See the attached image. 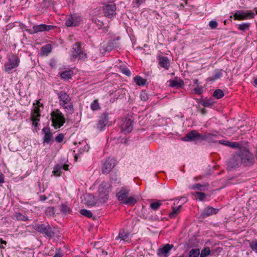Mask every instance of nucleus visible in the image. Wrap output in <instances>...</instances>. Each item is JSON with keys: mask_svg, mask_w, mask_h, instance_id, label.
<instances>
[{"mask_svg": "<svg viewBox=\"0 0 257 257\" xmlns=\"http://www.w3.org/2000/svg\"><path fill=\"white\" fill-rule=\"evenodd\" d=\"M64 135L62 134H59L55 138V140L58 143H61L64 139Z\"/></svg>", "mask_w": 257, "mask_h": 257, "instance_id": "864d4df0", "label": "nucleus"}, {"mask_svg": "<svg viewBox=\"0 0 257 257\" xmlns=\"http://www.w3.org/2000/svg\"><path fill=\"white\" fill-rule=\"evenodd\" d=\"M216 137V136L214 134L210 133H204L200 134V141H206L209 143H214L216 142L214 138Z\"/></svg>", "mask_w": 257, "mask_h": 257, "instance_id": "6ab92c4d", "label": "nucleus"}, {"mask_svg": "<svg viewBox=\"0 0 257 257\" xmlns=\"http://www.w3.org/2000/svg\"><path fill=\"white\" fill-rule=\"evenodd\" d=\"M20 62V59L16 55H12L10 56L8 61L4 65L5 71L8 73H11L12 70L19 66Z\"/></svg>", "mask_w": 257, "mask_h": 257, "instance_id": "423d86ee", "label": "nucleus"}, {"mask_svg": "<svg viewBox=\"0 0 257 257\" xmlns=\"http://www.w3.org/2000/svg\"><path fill=\"white\" fill-rule=\"evenodd\" d=\"M62 256H63L62 252H61L60 251H58L57 253H56V254H55V255L53 257H62Z\"/></svg>", "mask_w": 257, "mask_h": 257, "instance_id": "6e6d98bb", "label": "nucleus"}, {"mask_svg": "<svg viewBox=\"0 0 257 257\" xmlns=\"http://www.w3.org/2000/svg\"><path fill=\"white\" fill-rule=\"evenodd\" d=\"M194 83L195 84H197L198 83V80L197 79H195L194 80Z\"/></svg>", "mask_w": 257, "mask_h": 257, "instance_id": "0e129e2a", "label": "nucleus"}, {"mask_svg": "<svg viewBox=\"0 0 257 257\" xmlns=\"http://www.w3.org/2000/svg\"><path fill=\"white\" fill-rule=\"evenodd\" d=\"M254 83L255 85H257V78L254 79Z\"/></svg>", "mask_w": 257, "mask_h": 257, "instance_id": "774afa93", "label": "nucleus"}, {"mask_svg": "<svg viewBox=\"0 0 257 257\" xmlns=\"http://www.w3.org/2000/svg\"><path fill=\"white\" fill-rule=\"evenodd\" d=\"M7 242L4 241V242H0V247H4V245H6Z\"/></svg>", "mask_w": 257, "mask_h": 257, "instance_id": "052dcab7", "label": "nucleus"}, {"mask_svg": "<svg viewBox=\"0 0 257 257\" xmlns=\"http://www.w3.org/2000/svg\"><path fill=\"white\" fill-rule=\"evenodd\" d=\"M208 185V183H205L204 185L197 183L190 186L189 188L193 190H197L199 191H204L207 190Z\"/></svg>", "mask_w": 257, "mask_h": 257, "instance_id": "393cba45", "label": "nucleus"}, {"mask_svg": "<svg viewBox=\"0 0 257 257\" xmlns=\"http://www.w3.org/2000/svg\"><path fill=\"white\" fill-rule=\"evenodd\" d=\"M173 247V245L168 243L162 245L158 249L157 255L159 257H168L169 252Z\"/></svg>", "mask_w": 257, "mask_h": 257, "instance_id": "ddd939ff", "label": "nucleus"}, {"mask_svg": "<svg viewBox=\"0 0 257 257\" xmlns=\"http://www.w3.org/2000/svg\"><path fill=\"white\" fill-rule=\"evenodd\" d=\"M210 253V249L208 247H204L203 249L201 250V252H200V257H206Z\"/></svg>", "mask_w": 257, "mask_h": 257, "instance_id": "f704fd0d", "label": "nucleus"}, {"mask_svg": "<svg viewBox=\"0 0 257 257\" xmlns=\"http://www.w3.org/2000/svg\"><path fill=\"white\" fill-rule=\"evenodd\" d=\"M218 209L208 206L204 209V210L201 214V215L203 218H205L211 215L216 214L218 212Z\"/></svg>", "mask_w": 257, "mask_h": 257, "instance_id": "4be33fe9", "label": "nucleus"}, {"mask_svg": "<svg viewBox=\"0 0 257 257\" xmlns=\"http://www.w3.org/2000/svg\"><path fill=\"white\" fill-rule=\"evenodd\" d=\"M135 83L139 86H144L146 84L147 80L140 76H136L134 78Z\"/></svg>", "mask_w": 257, "mask_h": 257, "instance_id": "bb28decb", "label": "nucleus"}, {"mask_svg": "<svg viewBox=\"0 0 257 257\" xmlns=\"http://www.w3.org/2000/svg\"><path fill=\"white\" fill-rule=\"evenodd\" d=\"M200 135L196 131H192L187 133L183 139L185 141H197L200 140Z\"/></svg>", "mask_w": 257, "mask_h": 257, "instance_id": "f3484780", "label": "nucleus"}, {"mask_svg": "<svg viewBox=\"0 0 257 257\" xmlns=\"http://www.w3.org/2000/svg\"><path fill=\"white\" fill-rule=\"evenodd\" d=\"M241 165V160L239 155V152L233 155L228 160L227 163V169L229 171L232 170L235 168H238Z\"/></svg>", "mask_w": 257, "mask_h": 257, "instance_id": "6e6552de", "label": "nucleus"}, {"mask_svg": "<svg viewBox=\"0 0 257 257\" xmlns=\"http://www.w3.org/2000/svg\"><path fill=\"white\" fill-rule=\"evenodd\" d=\"M62 166V169L64 170H68V165H67V164H65V165H61Z\"/></svg>", "mask_w": 257, "mask_h": 257, "instance_id": "bf43d9fd", "label": "nucleus"}, {"mask_svg": "<svg viewBox=\"0 0 257 257\" xmlns=\"http://www.w3.org/2000/svg\"><path fill=\"white\" fill-rule=\"evenodd\" d=\"M43 132L44 133V136L43 138L44 142L49 144L52 139V134L51 133L50 128L44 127Z\"/></svg>", "mask_w": 257, "mask_h": 257, "instance_id": "5701e85b", "label": "nucleus"}, {"mask_svg": "<svg viewBox=\"0 0 257 257\" xmlns=\"http://www.w3.org/2000/svg\"><path fill=\"white\" fill-rule=\"evenodd\" d=\"M222 75V73L221 72V70L217 71L215 72L214 75H212L211 77L208 78V79L210 81H214L217 79L220 78Z\"/></svg>", "mask_w": 257, "mask_h": 257, "instance_id": "c9c22d12", "label": "nucleus"}, {"mask_svg": "<svg viewBox=\"0 0 257 257\" xmlns=\"http://www.w3.org/2000/svg\"><path fill=\"white\" fill-rule=\"evenodd\" d=\"M91 108L93 110H97L100 109V106L97 100H95L91 103Z\"/></svg>", "mask_w": 257, "mask_h": 257, "instance_id": "c03bdc74", "label": "nucleus"}, {"mask_svg": "<svg viewBox=\"0 0 257 257\" xmlns=\"http://www.w3.org/2000/svg\"><path fill=\"white\" fill-rule=\"evenodd\" d=\"M116 161L114 159L108 158L104 163L102 171L103 174L108 173L116 165Z\"/></svg>", "mask_w": 257, "mask_h": 257, "instance_id": "f8f14e48", "label": "nucleus"}, {"mask_svg": "<svg viewBox=\"0 0 257 257\" xmlns=\"http://www.w3.org/2000/svg\"><path fill=\"white\" fill-rule=\"evenodd\" d=\"M146 0H133V7L139 8L140 5L143 3H145Z\"/></svg>", "mask_w": 257, "mask_h": 257, "instance_id": "09e8293b", "label": "nucleus"}, {"mask_svg": "<svg viewBox=\"0 0 257 257\" xmlns=\"http://www.w3.org/2000/svg\"><path fill=\"white\" fill-rule=\"evenodd\" d=\"M195 94L200 95L203 92V87L202 86H197L193 89Z\"/></svg>", "mask_w": 257, "mask_h": 257, "instance_id": "3c124183", "label": "nucleus"}, {"mask_svg": "<svg viewBox=\"0 0 257 257\" xmlns=\"http://www.w3.org/2000/svg\"><path fill=\"white\" fill-rule=\"evenodd\" d=\"M116 43V41H113L111 42H109V45H110L111 44H113V43Z\"/></svg>", "mask_w": 257, "mask_h": 257, "instance_id": "338daca9", "label": "nucleus"}, {"mask_svg": "<svg viewBox=\"0 0 257 257\" xmlns=\"http://www.w3.org/2000/svg\"><path fill=\"white\" fill-rule=\"evenodd\" d=\"M250 26V24L249 23H243L241 24L238 25V30L245 31L246 30H248Z\"/></svg>", "mask_w": 257, "mask_h": 257, "instance_id": "7c9ffc66", "label": "nucleus"}, {"mask_svg": "<svg viewBox=\"0 0 257 257\" xmlns=\"http://www.w3.org/2000/svg\"><path fill=\"white\" fill-rule=\"evenodd\" d=\"M250 246L253 250L257 252V242H251Z\"/></svg>", "mask_w": 257, "mask_h": 257, "instance_id": "5fc2aeb1", "label": "nucleus"}, {"mask_svg": "<svg viewBox=\"0 0 257 257\" xmlns=\"http://www.w3.org/2000/svg\"><path fill=\"white\" fill-rule=\"evenodd\" d=\"M192 195H193L197 200L202 201L205 200L206 197V195L203 192H196L193 193Z\"/></svg>", "mask_w": 257, "mask_h": 257, "instance_id": "c85d7f7f", "label": "nucleus"}, {"mask_svg": "<svg viewBox=\"0 0 257 257\" xmlns=\"http://www.w3.org/2000/svg\"><path fill=\"white\" fill-rule=\"evenodd\" d=\"M182 207V205H179L177 208V210L178 211H179L180 209Z\"/></svg>", "mask_w": 257, "mask_h": 257, "instance_id": "69168bd1", "label": "nucleus"}, {"mask_svg": "<svg viewBox=\"0 0 257 257\" xmlns=\"http://www.w3.org/2000/svg\"><path fill=\"white\" fill-rule=\"evenodd\" d=\"M119 70L120 72L127 76H130L131 75L130 70L125 66H121Z\"/></svg>", "mask_w": 257, "mask_h": 257, "instance_id": "a19ab883", "label": "nucleus"}, {"mask_svg": "<svg viewBox=\"0 0 257 257\" xmlns=\"http://www.w3.org/2000/svg\"><path fill=\"white\" fill-rule=\"evenodd\" d=\"M159 65L165 69L168 70L170 66V62L169 58L166 56H158Z\"/></svg>", "mask_w": 257, "mask_h": 257, "instance_id": "a211bd4d", "label": "nucleus"}, {"mask_svg": "<svg viewBox=\"0 0 257 257\" xmlns=\"http://www.w3.org/2000/svg\"><path fill=\"white\" fill-rule=\"evenodd\" d=\"M4 182V175L2 173H0V183Z\"/></svg>", "mask_w": 257, "mask_h": 257, "instance_id": "4d7b16f0", "label": "nucleus"}, {"mask_svg": "<svg viewBox=\"0 0 257 257\" xmlns=\"http://www.w3.org/2000/svg\"><path fill=\"white\" fill-rule=\"evenodd\" d=\"M80 213L86 217H87L88 218H91L93 216L92 213L86 209H81L79 211Z\"/></svg>", "mask_w": 257, "mask_h": 257, "instance_id": "4c0bfd02", "label": "nucleus"}, {"mask_svg": "<svg viewBox=\"0 0 257 257\" xmlns=\"http://www.w3.org/2000/svg\"><path fill=\"white\" fill-rule=\"evenodd\" d=\"M162 205V203L160 201H158L155 202H153L150 204V208L154 210H156L159 208L160 206Z\"/></svg>", "mask_w": 257, "mask_h": 257, "instance_id": "ea45409f", "label": "nucleus"}, {"mask_svg": "<svg viewBox=\"0 0 257 257\" xmlns=\"http://www.w3.org/2000/svg\"><path fill=\"white\" fill-rule=\"evenodd\" d=\"M45 229H43L41 233L44 234L50 238L55 235L57 230L55 228H52L49 224H47L45 226Z\"/></svg>", "mask_w": 257, "mask_h": 257, "instance_id": "aec40b11", "label": "nucleus"}, {"mask_svg": "<svg viewBox=\"0 0 257 257\" xmlns=\"http://www.w3.org/2000/svg\"><path fill=\"white\" fill-rule=\"evenodd\" d=\"M129 191L126 189H122L116 194V196L119 201H120L123 203L127 197Z\"/></svg>", "mask_w": 257, "mask_h": 257, "instance_id": "b1692460", "label": "nucleus"}, {"mask_svg": "<svg viewBox=\"0 0 257 257\" xmlns=\"http://www.w3.org/2000/svg\"><path fill=\"white\" fill-rule=\"evenodd\" d=\"M73 72L72 70H66L60 73V76L62 79H69L71 78Z\"/></svg>", "mask_w": 257, "mask_h": 257, "instance_id": "cd10ccee", "label": "nucleus"}, {"mask_svg": "<svg viewBox=\"0 0 257 257\" xmlns=\"http://www.w3.org/2000/svg\"><path fill=\"white\" fill-rule=\"evenodd\" d=\"M60 210L65 214H68L70 213L71 211L70 208L66 204H63L61 205Z\"/></svg>", "mask_w": 257, "mask_h": 257, "instance_id": "2f4dec72", "label": "nucleus"}, {"mask_svg": "<svg viewBox=\"0 0 257 257\" xmlns=\"http://www.w3.org/2000/svg\"><path fill=\"white\" fill-rule=\"evenodd\" d=\"M219 143L220 144H222V145H225V143H226V141H225L222 140V141H219Z\"/></svg>", "mask_w": 257, "mask_h": 257, "instance_id": "680f3d73", "label": "nucleus"}, {"mask_svg": "<svg viewBox=\"0 0 257 257\" xmlns=\"http://www.w3.org/2000/svg\"><path fill=\"white\" fill-rule=\"evenodd\" d=\"M60 105L65 109L66 115L71 114L74 112V105L71 98L66 92L60 91L57 93Z\"/></svg>", "mask_w": 257, "mask_h": 257, "instance_id": "f257e3e1", "label": "nucleus"}, {"mask_svg": "<svg viewBox=\"0 0 257 257\" xmlns=\"http://www.w3.org/2000/svg\"><path fill=\"white\" fill-rule=\"evenodd\" d=\"M55 26L52 25H47L45 24H40L39 25L33 26L32 29L30 30L32 32L31 34L38 33L39 32H42L45 31H49L53 29Z\"/></svg>", "mask_w": 257, "mask_h": 257, "instance_id": "4468645a", "label": "nucleus"}, {"mask_svg": "<svg viewBox=\"0 0 257 257\" xmlns=\"http://www.w3.org/2000/svg\"><path fill=\"white\" fill-rule=\"evenodd\" d=\"M140 97L142 101H146L148 99L149 96L146 91L142 90L140 92Z\"/></svg>", "mask_w": 257, "mask_h": 257, "instance_id": "79ce46f5", "label": "nucleus"}, {"mask_svg": "<svg viewBox=\"0 0 257 257\" xmlns=\"http://www.w3.org/2000/svg\"><path fill=\"white\" fill-rule=\"evenodd\" d=\"M134 122L131 118H125L122 120L121 130L124 134L130 133L133 128Z\"/></svg>", "mask_w": 257, "mask_h": 257, "instance_id": "9b49d317", "label": "nucleus"}, {"mask_svg": "<svg viewBox=\"0 0 257 257\" xmlns=\"http://www.w3.org/2000/svg\"><path fill=\"white\" fill-rule=\"evenodd\" d=\"M82 19L79 15L75 14L70 15L65 21V25L67 27H73L79 26Z\"/></svg>", "mask_w": 257, "mask_h": 257, "instance_id": "1a4fd4ad", "label": "nucleus"}, {"mask_svg": "<svg viewBox=\"0 0 257 257\" xmlns=\"http://www.w3.org/2000/svg\"><path fill=\"white\" fill-rule=\"evenodd\" d=\"M52 50V46L50 44H47L43 46L41 49L42 55H47Z\"/></svg>", "mask_w": 257, "mask_h": 257, "instance_id": "a878e982", "label": "nucleus"}, {"mask_svg": "<svg viewBox=\"0 0 257 257\" xmlns=\"http://www.w3.org/2000/svg\"><path fill=\"white\" fill-rule=\"evenodd\" d=\"M199 102L202 106L204 107H210L212 105V102L208 100L201 99Z\"/></svg>", "mask_w": 257, "mask_h": 257, "instance_id": "49530a36", "label": "nucleus"}, {"mask_svg": "<svg viewBox=\"0 0 257 257\" xmlns=\"http://www.w3.org/2000/svg\"><path fill=\"white\" fill-rule=\"evenodd\" d=\"M37 106H35L34 109L32 110L31 116L33 125L35 126H37L38 122L40 120L41 114L40 106H43V104H41L39 101H37Z\"/></svg>", "mask_w": 257, "mask_h": 257, "instance_id": "9d476101", "label": "nucleus"}, {"mask_svg": "<svg viewBox=\"0 0 257 257\" xmlns=\"http://www.w3.org/2000/svg\"><path fill=\"white\" fill-rule=\"evenodd\" d=\"M178 211L176 207H172V211L169 213V217L170 218H174L176 217V214L178 213Z\"/></svg>", "mask_w": 257, "mask_h": 257, "instance_id": "8fccbe9b", "label": "nucleus"}, {"mask_svg": "<svg viewBox=\"0 0 257 257\" xmlns=\"http://www.w3.org/2000/svg\"><path fill=\"white\" fill-rule=\"evenodd\" d=\"M15 217L18 220L27 221L28 220L27 216H25L22 213L20 212L16 213Z\"/></svg>", "mask_w": 257, "mask_h": 257, "instance_id": "58836bf2", "label": "nucleus"}, {"mask_svg": "<svg viewBox=\"0 0 257 257\" xmlns=\"http://www.w3.org/2000/svg\"><path fill=\"white\" fill-rule=\"evenodd\" d=\"M239 155L241 160V165L244 167L251 166L255 162L253 155L248 150H242L240 151Z\"/></svg>", "mask_w": 257, "mask_h": 257, "instance_id": "39448f33", "label": "nucleus"}, {"mask_svg": "<svg viewBox=\"0 0 257 257\" xmlns=\"http://www.w3.org/2000/svg\"><path fill=\"white\" fill-rule=\"evenodd\" d=\"M115 5L112 3L105 5L103 8L104 16L108 18H111L115 15Z\"/></svg>", "mask_w": 257, "mask_h": 257, "instance_id": "2eb2a0df", "label": "nucleus"}, {"mask_svg": "<svg viewBox=\"0 0 257 257\" xmlns=\"http://www.w3.org/2000/svg\"><path fill=\"white\" fill-rule=\"evenodd\" d=\"M225 146H228L233 149L238 148L239 147V144L237 142H226L225 143Z\"/></svg>", "mask_w": 257, "mask_h": 257, "instance_id": "de8ad7c7", "label": "nucleus"}, {"mask_svg": "<svg viewBox=\"0 0 257 257\" xmlns=\"http://www.w3.org/2000/svg\"><path fill=\"white\" fill-rule=\"evenodd\" d=\"M254 14L251 11H244L242 10L236 11L233 14V18L235 20L242 21L253 19Z\"/></svg>", "mask_w": 257, "mask_h": 257, "instance_id": "0eeeda50", "label": "nucleus"}, {"mask_svg": "<svg viewBox=\"0 0 257 257\" xmlns=\"http://www.w3.org/2000/svg\"><path fill=\"white\" fill-rule=\"evenodd\" d=\"M108 115L107 113H103L99 120L97 124V128L100 131L103 130L105 126L108 123Z\"/></svg>", "mask_w": 257, "mask_h": 257, "instance_id": "dca6fc26", "label": "nucleus"}, {"mask_svg": "<svg viewBox=\"0 0 257 257\" xmlns=\"http://www.w3.org/2000/svg\"><path fill=\"white\" fill-rule=\"evenodd\" d=\"M213 96L217 99L221 98L224 96L223 91L220 89H216L213 92Z\"/></svg>", "mask_w": 257, "mask_h": 257, "instance_id": "e433bc0d", "label": "nucleus"}, {"mask_svg": "<svg viewBox=\"0 0 257 257\" xmlns=\"http://www.w3.org/2000/svg\"><path fill=\"white\" fill-rule=\"evenodd\" d=\"M169 82V86L176 88H181L184 85V81L182 79L178 78H176L174 80H170Z\"/></svg>", "mask_w": 257, "mask_h": 257, "instance_id": "412c9836", "label": "nucleus"}, {"mask_svg": "<svg viewBox=\"0 0 257 257\" xmlns=\"http://www.w3.org/2000/svg\"><path fill=\"white\" fill-rule=\"evenodd\" d=\"M40 200L41 201H45L46 200L47 197L45 196V195H41L39 196Z\"/></svg>", "mask_w": 257, "mask_h": 257, "instance_id": "13d9d810", "label": "nucleus"}, {"mask_svg": "<svg viewBox=\"0 0 257 257\" xmlns=\"http://www.w3.org/2000/svg\"><path fill=\"white\" fill-rule=\"evenodd\" d=\"M111 185L109 182H103L98 187L97 200L102 203H105L108 199L109 194L111 191Z\"/></svg>", "mask_w": 257, "mask_h": 257, "instance_id": "f03ea898", "label": "nucleus"}, {"mask_svg": "<svg viewBox=\"0 0 257 257\" xmlns=\"http://www.w3.org/2000/svg\"><path fill=\"white\" fill-rule=\"evenodd\" d=\"M45 224H36L35 225H34V228L38 231L40 232V233H41L43 229H45Z\"/></svg>", "mask_w": 257, "mask_h": 257, "instance_id": "a18cd8bd", "label": "nucleus"}, {"mask_svg": "<svg viewBox=\"0 0 257 257\" xmlns=\"http://www.w3.org/2000/svg\"><path fill=\"white\" fill-rule=\"evenodd\" d=\"M209 26L212 29H214L217 28L218 24L215 21H211L209 23Z\"/></svg>", "mask_w": 257, "mask_h": 257, "instance_id": "603ef678", "label": "nucleus"}, {"mask_svg": "<svg viewBox=\"0 0 257 257\" xmlns=\"http://www.w3.org/2000/svg\"><path fill=\"white\" fill-rule=\"evenodd\" d=\"M201 112L202 113V114H205L206 113V110L205 109V108H202L201 110Z\"/></svg>", "mask_w": 257, "mask_h": 257, "instance_id": "e2e57ef3", "label": "nucleus"}, {"mask_svg": "<svg viewBox=\"0 0 257 257\" xmlns=\"http://www.w3.org/2000/svg\"><path fill=\"white\" fill-rule=\"evenodd\" d=\"M129 234L124 232L123 230L119 232L118 237L121 240H124L125 239L128 238Z\"/></svg>", "mask_w": 257, "mask_h": 257, "instance_id": "37998d69", "label": "nucleus"}, {"mask_svg": "<svg viewBox=\"0 0 257 257\" xmlns=\"http://www.w3.org/2000/svg\"><path fill=\"white\" fill-rule=\"evenodd\" d=\"M137 202V200L133 197H127L123 203L133 205Z\"/></svg>", "mask_w": 257, "mask_h": 257, "instance_id": "72a5a7b5", "label": "nucleus"}, {"mask_svg": "<svg viewBox=\"0 0 257 257\" xmlns=\"http://www.w3.org/2000/svg\"><path fill=\"white\" fill-rule=\"evenodd\" d=\"M52 125L56 129L60 128L65 123V118L64 114L58 109L51 112Z\"/></svg>", "mask_w": 257, "mask_h": 257, "instance_id": "7ed1b4c3", "label": "nucleus"}, {"mask_svg": "<svg viewBox=\"0 0 257 257\" xmlns=\"http://www.w3.org/2000/svg\"><path fill=\"white\" fill-rule=\"evenodd\" d=\"M200 255V250L199 249H192L189 252V257H199Z\"/></svg>", "mask_w": 257, "mask_h": 257, "instance_id": "473e14b6", "label": "nucleus"}, {"mask_svg": "<svg viewBox=\"0 0 257 257\" xmlns=\"http://www.w3.org/2000/svg\"><path fill=\"white\" fill-rule=\"evenodd\" d=\"M81 44V42H77L73 45L71 53L73 59L85 60L87 58V54L82 48Z\"/></svg>", "mask_w": 257, "mask_h": 257, "instance_id": "20e7f679", "label": "nucleus"}, {"mask_svg": "<svg viewBox=\"0 0 257 257\" xmlns=\"http://www.w3.org/2000/svg\"><path fill=\"white\" fill-rule=\"evenodd\" d=\"M62 170V166L59 164H58L54 167V170L53 173L54 175L56 176H60L62 173L61 170Z\"/></svg>", "mask_w": 257, "mask_h": 257, "instance_id": "c756f323", "label": "nucleus"}]
</instances>
